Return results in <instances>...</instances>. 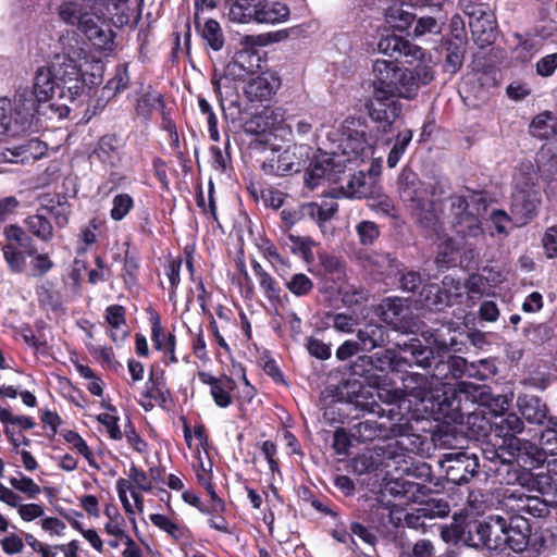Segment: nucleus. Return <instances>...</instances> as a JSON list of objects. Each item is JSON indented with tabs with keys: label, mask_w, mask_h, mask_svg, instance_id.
Segmentation results:
<instances>
[{
	"label": "nucleus",
	"mask_w": 557,
	"mask_h": 557,
	"mask_svg": "<svg viewBox=\"0 0 557 557\" xmlns=\"http://www.w3.org/2000/svg\"><path fill=\"white\" fill-rule=\"evenodd\" d=\"M398 71L399 67L394 61L376 59L372 64L373 94L368 103V112L380 124L383 133L391 131L400 113V106L393 99Z\"/></svg>",
	"instance_id": "obj_1"
},
{
	"label": "nucleus",
	"mask_w": 557,
	"mask_h": 557,
	"mask_svg": "<svg viewBox=\"0 0 557 557\" xmlns=\"http://www.w3.org/2000/svg\"><path fill=\"white\" fill-rule=\"evenodd\" d=\"M485 211L486 203L478 193L467 190L463 195L449 198V223L466 244L474 245L484 240L481 216Z\"/></svg>",
	"instance_id": "obj_2"
},
{
	"label": "nucleus",
	"mask_w": 557,
	"mask_h": 557,
	"mask_svg": "<svg viewBox=\"0 0 557 557\" xmlns=\"http://www.w3.org/2000/svg\"><path fill=\"white\" fill-rule=\"evenodd\" d=\"M399 195L408 202L414 212L419 223L430 230H437L440 218L435 213L434 205L429 201V188L420 182L417 175L408 170H403L398 176Z\"/></svg>",
	"instance_id": "obj_3"
},
{
	"label": "nucleus",
	"mask_w": 557,
	"mask_h": 557,
	"mask_svg": "<svg viewBox=\"0 0 557 557\" xmlns=\"http://www.w3.org/2000/svg\"><path fill=\"white\" fill-rule=\"evenodd\" d=\"M375 139L368 126L357 119H347L341 126L339 148L347 160L368 159L373 156Z\"/></svg>",
	"instance_id": "obj_4"
},
{
	"label": "nucleus",
	"mask_w": 557,
	"mask_h": 557,
	"mask_svg": "<svg viewBox=\"0 0 557 557\" xmlns=\"http://www.w3.org/2000/svg\"><path fill=\"white\" fill-rule=\"evenodd\" d=\"M465 13L475 41L481 46L491 45L496 37V18L492 9L474 0H461Z\"/></svg>",
	"instance_id": "obj_5"
},
{
	"label": "nucleus",
	"mask_w": 557,
	"mask_h": 557,
	"mask_svg": "<svg viewBox=\"0 0 557 557\" xmlns=\"http://www.w3.org/2000/svg\"><path fill=\"white\" fill-rule=\"evenodd\" d=\"M495 527L500 532L502 548L510 547L513 552H523L530 542L531 528L529 521L521 515L510 518L509 523L502 517L495 518Z\"/></svg>",
	"instance_id": "obj_6"
},
{
	"label": "nucleus",
	"mask_w": 557,
	"mask_h": 557,
	"mask_svg": "<svg viewBox=\"0 0 557 557\" xmlns=\"http://www.w3.org/2000/svg\"><path fill=\"white\" fill-rule=\"evenodd\" d=\"M338 205L334 200H323L321 203L307 202L298 208L284 209L281 219L287 226H293L304 219H310L318 223H324L337 212Z\"/></svg>",
	"instance_id": "obj_7"
},
{
	"label": "nucleus",
	"mask_w": 557,
	"mask_h": 557,
	"mask_svg": "<svg viewBox=\"0 0 557 557\" xmlns=\"http://www.w3.org/2000/svg\"><path fill=\"white\" fill-rule=\"evenodd\" d=\"M403 389L386 391L384 394L380 393L379 397L386 403H396L409 395L420 400L421 403L433 398L432 383L433 380L420 373H407L403 376Z\"/></svg>",
	"instance_id": "obj_8"
},
{
	"label": "nucleus",
	"mask_w": 557,
	"mask_h": 557,
	"mask_svg": "<svg viewBox=\"0 0 557 557\" xmlns=\"http://www.w3.org/2000/svg\"><path fill=\"white\" fill-rule=\"evenodd\" d=\"M440 463L447 479L458 485L469 482L479 467L478 458L463 451L444 454Z\"/></svg>",
	"instance_id": "obj_9"
},
{
	"label": "nucleus",
	"mask_w": 557,
	"mask_h": 557,
	"mask_svg": "<svg viewBox=\"0 0 557 557\" xmlns=\"http://www.w3.org/2000/svg\"><path fill=\"white\" fill-rule=\"evenodd\" d=\"M541 203L536 188L517 189L512 194L511 213L518 224H525L537 211Z\"/></svg>",
	"instance_id": "obj_10"
},
{
	"label": "nucleus",
	"mask_w": 557,
	"mask_h": 557,
	"mask_svg": "<svg viewBox=\"0 0 557 557\" xmlns=\"http://www.w3.org/2000/svg\"><path fill=\"white\" fill-rule=\"evenodd\" d=\"M362 267L374 278L384 281L399 274V264L389 253L371 252L361 258Z\"/></svg>",
	"instance_id": "obj_11"
},
{
	"label": "nucleus",
	"mask_w": 557,
	"mask_h": 557,
	"mask_svg": "<svg viewBox=\"0 0 557 557\" xmlns=\"http://www.w3.org/2000/svg\"><path fill=\"white\" fill-rule=\"evenodd\" d=\"M40 103H42V101H39L28 87L20 88L16 91L12 110L15 124L20 126L21 131L25 129V126L30 122Z\"/></svg>",
	"instance_id": "obj_12"
},
{
	"label": "nucleus",
	"mask_w": 557,
	"mask_h": 557,
	"mask_svg": "<svg viewBox=\"0 0 557 557\" xmlns=\"http://www.w3.org/2000/svg\"><path fill=\"white\" fill-rule=\"evenodd\" d=\"M281 81L273 72H262L250 78L245 87V94L251 101L270 99L280 88Z\"/></svg>",
	"instance_id": "obj_13"
},
{
	"label": "nucleus",
	"mask_w": 557,
	"mask_h": 557,
	"mask_svg": "<svg viewBox=\"0 0 557 557\" xmlns=\"http://www.w3.org/2000/svg\"><path fill=\"white\" fill-rule=\"evenodd\" d=\"M58 100L59 103H52L51 107L57 106L61 109L60 116H66L70 111V104H76V100L85 91V81L83 74H78L74 77H70L67 81H63L57 84Z\"/></svg>",
	"instance_id": "obj_14"
},
{
	"label": "nucleus",
	"mask_w": 557,
	"mask_h": 557,
	"mask_svg": "<svg viewBox=\"0 0 557 557\" xmlns=\"http://www.w3.org/2000/svg\"><path fill=\"white\" fill-rule=\"evenodd\" d=\"M301 149L304 147L290 146L281 152H272L271 157L263 162L262 170L265 174L284 175L298 164L300 158L297 152Z\"/></svg>",
	"instance_id": "obj_15"
},
{
	"label": "nucleus",
	"mask_w": 557,
	"mask_h": 557,
	"mask_svg": "<svg viewBox=\"0 0 557 557\" xmlns=\"http://www.w3.org/2000/svg\"><path fill=\"white\" fill-rule=\"evenodd\" d=\"M100 20L101 17L98 13L91 15L87 11H84L77 27L94 45L106 48L112 42V33L110 29H106L99 25Z\"/></svg>",
	"instance_id": "obj_16"
},
{
	"label": "nucleus",
	"mask_w": 557,
	"mask_h": 557,
	"mask_svg": "<svg viewBox=\"0 0 557 557\" xmlns=\"http://www.w3.org/2000/svg\"><path fill=\"white\" fill-rule=\"evenodd\" d=\"M517 407L519 412L530 424H543L548 414L547 405L535 395L525 394L518 396Z\"/></svg>",
	"instance_id": "obj_17"
},
{
	"label": "nucleus",
	"mask_w": 557,
	"mask_h": 557,
	"mask_svg": "<svg viewBox=\"0 0 557 557\" xmlns=\"http://www.w3.org/2000/svg\"><path fill=\"white\" fill-rule=\"evenodd\" d=\"M199 379L202 383L210 385V394L216 406L226 408L232 404L231 392L234 389L235 382L231 377L216 379L209 373L200 372Z\"/></svg>",
	"instance_id": "obj_18"
},
{
	"label": "nucleus",
	"mask_w": 557,
	"mask_h": 557,
	"mask_svg": "<svg viewBox=\"0 0 557 557\" xmlns=\"http://www.w3.org/2000/svg\"><path fill=\"white\" fill-rule=\"evenodd\" d=\"M169 400V389L165 387L162 381L154 380L153 372H151L149 380L146 383V388L143 393L140 405L146 411H150L156 405L160 407H166Z\"/></svg>",
	"instance_id": "obj_19"
},
{
	"label": "nucleus",
	"mask_w": 557,
	"mask_h": 557,
	"mask_svg": "<svg viewBox=\"0 0 557 557\" xmlns=\"http://www.w3.org/2000/svg\"><path fill=\"white\" fill-rule=\"evenodd\" d=\"M46 150V146L38 139H29L20 146L8 148L3 152V158L11 163H25L40 158Z\"/></svg>",
	"instance_id": "obj_20"
},
{
	"label": "nucleus",
	"mask_w": 557,
	"mask_h": 557,
	"mask_svg": "<svg viewBox=\"0 0 557 557\" xmlns=\"http://www.w3.org/2000/svg\"><path fill=\"white\" fill-rule=\"evenodd\" d=\"M108 323V335L115 344H122L128 334L125 320V309L119 305L109 306L104 314Z\"/></svg>",
	"instance_id": "obj_21"
},
{
	"label": "nucleus",
	"mask_w": 557,
	"mask_h": 557,
	"mask_svg": "<svg viewBox=\"0 0 557 557\" xmlns=\"http://www.w3.org/2000/svg\"><path fill=\"white\" fill-rule=\"evenodd\" d=\"M397 347L401 356H407L410 360V363L406 364V367H411L412 364L422 368L430 367L433 359V350L423 345L418 338H411L403 345H397Z\"/></svg>",
	"instance_id": "obj_22"
},
{
	"label": "nucleus",
	"mask_w": 557,
	"mask_h": 557,
	"mask_svg": "<svg viewBox=\"0 0 557 557\" xmlns=\"http://www.w3.org/2000/svg\"><path fill=\"white\" fill-rule=\"evenodd\" d=\"M32 91L39 101L47 102L58 95L57 84L50 66L39 67L36 72Z\"/></svg>",
	"instance_id": "obj_23"
},
{
	"label": "nucleus",
	"mask_w": 557,
	"mask_h": 557,
	"mask_svg": "<svg viewBox=\"0 0 557 557\" xmlns=\"http://www.w3.org/2000/svg\"><path fill=\"white\" fill-rule=\"evenodd\" d=\"M261 0H236L228 10V18L234 23L248 24L257 22Z\"/></svg>",
	"instance_id": "obj_24"
},
{
	"label": "nucleus",
	"mask_w": 557,
	"mask_h": 557,
	"mask_svg": "<svg viewBox=\"0 0 557 557\" xmlns=\"http://www.w3.org/2000/svg\"><path fill=\"white\" fill-rule=\"evenodd\" d=\"M375 367L381 370H391V371H403L406 368V364L410 363V360L407 356H401L400 350L396 351L395 349H386L381 352H376L374 355Z\"/></svg>",
	"instance_id": "obj_25"
},
{
	"label": "nucleus",
	"mask_w": 557,
	"mask_h": 557,
	"mask_svg": "<svg viewBox=\"0 0 557 557\" xmlns=\"http://www.w3.org/2000/svg\"><path fill=\"white\" fill-rule=\"evenodd\" d=\"M393 88V99L395 96L410 99L416 96L419 89V83L412 70L401 69L397 73V78Z\"/></svg>",
	"instance_id": "obj_26"
},
{
	"label": "nucleus",
	"mask_w": 557,
	"mask_h": 557,
	"mask_svg": "<svg viewBox=\"0 0 557 557\" xmlns=\"http://www.w3.org/2000/svg\"><path fill=\"white\" fill-rule=\"evenodd\" d=\"M358 344L363 351H370L385 341V330L381 325L369 323L357 333Z\"/></svg>",
	"instance_id": "obj_27"
},
{
	"label": "nucleus",
	"mask_w": 557,
	"mask_h": 557,
	"mask_svg": "<svg viewBox=\"0 0 557 557\" xmlns=\"http://www.w3.org/2000/svg\"><path fill=\"white\" fill-rule=\"evenodd\" d=\"M289 15V9L280 2L269 3L261 0L258 9L257 23L275 24L285 21Z\"/></svg>",
	"instance_id": "obj_28"
},
{
	"label": "nucleus",
	"mask_w": 557,
	"mask_h": 557,
	"mask_svg": "<svg viewBox=\"0 0 557 557\" xmlns=\"http://www.w3.org/2000/svg\"><path fill=\"white\" fill-rule=\"evenodd\" d=\"M377 49L381 53L387 55H392L394 52L398 51L404 52L406 55L412 54L416 58L423 57L421 48L417 46H410L396 36H387L381 38V40L377 44Z\"/></svg>",
	"instance_id": "obj_29"
},
{
	"label": "nucleus",
	"mask_w": 557,
	"mask_h": 557,
	"mask_svg": "<svg viewBox=\"0 0 557 557\" xmlns=\"http://www.w3.org/2000/svg\"><path fill=\"white\" fill-rule=\"evenodd\" d=\"M371 178L362 172L351 176L345 187H343V195L349 198H366L373 194V186Z\"/></svg>",
	"instance_id": "obj_30"
},
{
	"label": "nucleus",
	"mask_w": 557,
	"mask_h": 557,
	"mask_svg": "<svg viewBox=\"0 0 557 557\" xmlns=\"http://www.w3.org/2000/svg\"><path fill=\"white\" fill-rule=\"evenodd\" d=\"M55 84L67 81L81 74V69L75 63L74 59L67 54L57 55L55 60L50 66Z\"/></svg>",
	"instance_id": "obj_31"
},
{
	"label": "nucleus",
	"mask_w": 557,
	"mask_h": 557,
	"mask_svg": "<svg viewBox=\"0 0 557 557\" xmlns=\"http://www.w3.org/2000/svg\"><path fill=\"white\" fill-rule=\"evenodd\" d=\"M324 178L327 181L336 180V175L329 159L317 161L312 164L305 176V183L310 189H314L320 185V181Z\"/></svg>",
	"instance_id": "obj_32"
},
{
	"label": "nucleus",
	"mask_w": 557,
	"mask_h": 557,
	"mask_svg": "<svg viewBox=\"0 0 557 557\" xmlns=\"http://www.w3.org/2000/svg\"><path fill=\"white\" fill-rule=\"evenodd\" d=\"M475 534L481 545L488 549H502L500 532L495 527V518L491 522H479L475 527Z\"/></svg>",
	"instance_id": "obj_33"
},
{
	"label": "nucleus",
	"mask_w": 557,
	"mask_h": 557,
	"mask_svg": "<svg viewBox=\"0 0 557 557\" xmlns=\"http://www.w3.org/2000/svg\"><path fill=\"white\" fill-rule=\"evenodd\" d=\"M405 307V300L401 298H387L377 306L375 312L382 321L395 325L397 319L403 314Z\"/></svg>",
	"instance_id": "obj_34"
},
{
	"label": "nucleus",
	"mask_w": 557,
	"mask_h": 557,
	"mask_svg": "<svg viewBox=\"0 0 557 557\" xmlns=\"http://www.w3.org/2000/svg\"><path fill=\"white\" fill-rule=\"evenodd\" d=\"M438 240L435 262L440 267H449L454 264L459 255V246L451 237H438Z\"/></svg>",
	"instance_id": "obj_35"
},
{
	"label": "nucleus",
	"mask_w": 557,
	"mask_h": 557,
	"mask_svg": "<svg viewBox=\"0 0 557 557\" xmlns=\"http://www.w3.org/2000/svg\"><path fill=\"white\" fill-rule=\"evenodd\" d=\"M41 209L38 213L28 216L25 220L27 230L36 237L44 242H48L52 238L53 227L47 220Z\"/></svg>",
	"instance_id": "obj_36"
},
{
	"label": "nucleus",
	"mask_w": 557,
	"mask_h": 557,
	"mask_svg": "<svg viewBox=\"0 0 557 557\" xmlns=\"http://www.w3.org/2000/svg\"><path fill=\"white\" fill-rule=\"evenodd\" d=\"M13 490L25 495L28 499H35L41 493L40 486L29 476L17 472L16 475L9 479Z\"/></svg>",
	"instance_id": "obj_37"
},
{
	"label": "nucleus",
	"mask_w": 557,
	"mask_h": 557,
	"mask_svg": "<svg viewBox=\"0 0 557 557\" xmlns=\"http://www.w3.org/2000/svg\"><path fill=\"white\" fill-rule=\"evenodd\" d=\"M494 428L499 436L516 438L515 435L524 430V423L516 413H508L495 422Z\"/></svg>",
	"instance_id": "obj_38"
},
{
	"label": "nucleus",
	"mask_w": 557,
	"mask_h": 557,
	"mask_svg": "<svg viewBox=\"0 0 557 557\" xmlns=\"http://www.w3.org/2000/svg\"><path fill=\"white\" fill-rule=\"evenodd\" d=\"M537 173L531 162L521 163L513 175L515 190L535 188Z\"/></svg>",
	"instance_id": "obj_39"
},
{
	"label": "nucleus",
	"mask_w": 557,
	"mask_h": 557,
	"mask_svg": "<svg viewBox=\"0 0 557 557\" xmlns=\"http://www.w3.org/2000/svg\"><path fill=\"white\" fill-rule=\"evenodd\" d=\"M531 129L534 136L540 138H549L556 134V123L549 112L535 116L531 123Z\"/></svg>",
	"instance_id": "obj_40"
},
{
	"label": "nucleus",
	"mask_w": 557,
	"mask_h": 557,
	"mask_svg": "<svg viewBox=\"0 0 557 557\" xmlns=\"http://www.w3.org/2000/svg\"><path fill=\"white\" fill-rule=\"evenodd\" d=\"M420 484L414 482H406V481H391L387 483L386 488L389 494L399 496L400 498H405V502L400 504H406L407 502H416L414 495L420 491Z\"/></svg>",
	"instance_id": "obj_41"
},
{
	"label": "nucleus",
	"mask_w": 557,
	"mask_h": 557,
	"mask_svg": "<svg viewBox=\"0 0 557 557\" xmlns=\"http://www.w3.org/2000/svg\"><path fill=\"white\" fill-rule=\"evenodd\" d=\"M84 11V8L78 2L67 0L59 5L58 15L64 23L77 27Z\"/></svg>",
	"instance_id": "obj_42"
},
{
	"label": "nucleus",
	"mask_w": 557,
	"mask_h": 557,
	"mask_svg": "<svg viewBox=\"0 0 557 557\" xmlns=\"http://www.w3.org/2000/svg\"><path fill=\"white\" fill-rule=\"evenodd\" d=\"M385 18L391 27L404 30L412 23L413 15L399 5H393L386 10Z\"/></svg>",
	"instance_id": "obj_43"
},
{
	"label": "nucleus",
	"mask_w": 557,
	"mask_h": 557,
	"mask_svg": "<svg viewBox=\"0 0 557 557\" xmlns=\"http://www.w3.org/2000/svg\"><path fill=\"white\" fill-rule=\"evenodd\" d=\"M260 57L251 49L237 51L233 59V65L239 67L244 73H252L260 66Z\"/></svg>",
	"instance_id": "obj_44"
},
{
	"label": "nucleus",
	"mask_w": 557,
	"mask_h": 557,
	"mask_svg": "<svg viewBox=\"0 0 557 557\" xmlns=\"http://www.w3.org/2000/svg\"><path fill=\"white\" fill-rule=\"evenodd\" d=\"M411 139L412 132L409 129L400 132L397 135L396 141L387 157V164L389 168H395L398 164Z\"/></svg>",
	"instance_id": "obj_45"
},
{
	"label": "nucleus",
	"mask_w": 557,
	"mask_h": 557,
	"mask_svg": "<svg viewBox=\"0 0 557 557\" xmlns=\"http://www.w3.org/2000/svg\"><path fill=\"white\" fill-rule=\"evenodd\" d=\"M201 36L213 50L218 51L223 47V35L216 21L208 20L201 28Z\"/></svg>",
	"instance_id": "obj_46"
},
{
	"label": "nucleus",
	"mask_w": 557,
	"mask_h": 557,
	"mask_svg": "<svg viewBox=\"0 0 557 557\" xmlns=\"http://www.w3.org/2000/svg\"><path fill=\"white\" fill-rule=\"evenodd\" d=\"M227 84H231V79L227 77H220L218 79L216 78L212 79V85H213L214 91L219 98L220 106L224 112L225 119L231 117L234 121L236 119L234 113H239V108H238L237 101L234 99L231 100L228 108L225 107V104H224L225 99H224L222 88L226 87Z\"/></svg>",
	"instance_id": "obj_47"
},
{
	"label": "nucleus",
	"mask_w": 557,
	"mask_h": 557,
	"mask_svg": "<svg viewBox=\"0 0 557 557\" xmlns=\"http://www.w3.org/2000/svg\"><path fill=\"white\" fill-rule=\"evenodd\" d=\"M152 342L157 350L163 349L171 350V345L174 342V335L165 334L162 330L160 317L158 314L152 317L151 323Z\"/></svg>",
	"instance_id": "obj_48"
},
{
	"label": "nucleus",
	"mask_w": 557,
	"mask_h": 557,
	"mask_svg": "<svg viewBox=\"0 0 557 557\" xmlns=\"http://www.w3.org/2000/svg\"><path fill=\"white\" fill-rule=\"evenodd\" d=\"M285 286L293 295L301 297L313 289V282L306 274L296 273L285 283Z\"/></svg>",
	"instance_id": "obj_49"
},
{
	"label": "nucleus",
	"mask_w": 557,
	"mask_h": 557,
	"mask_svg": "<svg viewBox=\"0 0 557 557\" xmlns=\"http://www.w3.org/2000/svg\"><path fill=\"white\" fill-rule=\"evenodd\" d=\"M63 437L72 446L73 449L77 450V453L84 456V458L88 461V463L91 467L98 468L94 454L91 453L86 442L79 436L78 433L73 431H66L63 434Z\"/></svg>",
	"instance_id": "obj_50"
},
{
	"label": "nucleus",
	"mask_w": 557,
	"mask_h": 557,
	"mask_svg": "<svg viewBox=\"0 0 557 557\" xmlns=\"http://www.w3.org/2000/svg\"><path fill=\"white\" fill-rule=\"evenodd\" d=\"M252 269L267 297L270 299L278 297V289L273 277L256 261L252 263Z\"/></svg>",
	"instance_id": "obj_51"
},
{
	"label": "nucleus",
	"mask_w": 557,
	"mask_h": 557,
	"mask_svg": "<svg viewBox=\"0 0 557 557\" xmlns=\"http://www.w3.org/2000/svg\"><path fill=\"white\" fill-rule=\"evenodd\" d=\"M419 517H445L449 513V506L442 499H430L422 507L417 508Z\"/></svg>",
	"instance_id": "obj_52"
},
{
	"label": "nucleus",
	"mask_w": 557,
	"mask_h": 557,
	"mask_svg": "<svg viewBox=\"0 0 557 557\" xmlns=\"http://www.w3.org/2000/svg\"><path fill=\"white\" fill-rule=\"evenodd\" d=\"M132 208V197L128 194H119L113 198L110 215L114 221H121Z\"/></svg>",
	"instance_id": "obj_53"
},
{
	"label": "nucleus",
	"mask_w": 557,
	"mask_h": 557,
	"mask_svg": "<svg viewBox=\"0 0 557 557\" xmlns=\"http://www.w3.org/2000/svg\"><path fill=\"white\" fill-rule=\"evenodd\" d=\"M356 232L361 245H372L380 236L379 226L372 221H361L356 226Z\"/></svg>",
	"instance_id": "obj_54"
},
{
	"label": "nucleus",
	"mask_w": 557,
	"mask_h": 557,
	"mask_svg": "<svg viewBox=\"0 0 557 557\" xmlns=\"http://www.w3.org/2000/svg\"><path fill=\"white\" fill-rule=\"evenodd\" d=\"M198 107L202 114L207 115V123H208V132L210 135V138L213 141L220 140V133L218 131V119L210 106V103L205 98L198 99Z\"/></svg>",
	"instance_id": "obj_55"
},
{
	"label": "nucleus",
	"mask_w": 557,
	"mask_h": 557,
	"mask_svg": "<svg viewBox=\"0 0 557 557\" xmlns=\"http://www.w3.org/2000/svg\"><path fill=\"white\" fill-rule=\"evenodd\" d=\"M162 96L157 91H147L137 103V111L144 115L149 114L153 109L161 108Z\"/></svg>",
	"instance_id": "obj_56"
},
{
	"label": "nucleus",
	"mask_w": 557,
	"mask_h": 557,
	"mask_svg": "<svg viewBox=\"0 0 557 557\" xmlns=\"http://www.w3.org/2000/svg\"><path fill=\"white\" fill-rule=\"evenodd\" d=\"M18 517L25 522H32L44 517L45 508L37 503H22L16 508Z\"/></svg>",
	"instance_id": "obj_57"
},
{
	"label": "nucleus",
	"mask_w": 557,
	"mask_h": 557,
	"mask_svg": "<svg viewBox=\"0 0 557 557\" xmlns=\"http://www.w3.org/2000/svg\"><path fill=\"white\" fill-rule=\"evenodd\" d=\"M10 103L7 99H0V134H16L21 131L20 126L12 124V116L7 111Z\"/></svg>",
	"instance_id": "obj_58"
},
{
	"label": "nucleus",
	"mask_w": 557,
	"mask_h": 557,
	"mask_svg": "<svg viewBox=\"0 0 557 557\" xmlns=\"http://www.w3.org/2000/svg\"><path fill=\"white\" fill-rule=\"evenodd\" d=\"M150 521L152 522V524L163 530L172 537L178 539L181 536V529L178 528V525L174 523L171 519H169L166 516L153 513L150 516Z\"/></svg>",
	"instance_id": "obj_59"
},
{
	"label": "nucleus",
	"mask_w": 557,
	"mask_h": 557,
	"mask_svg": "<svg viewBox=\"0 0 557 557\" xmlns=\"http://www.w3.org/2000/svg\"><path fill=\"white\" fill-rule=\"evenodd\" d=\"M511 446L516 445L518 450H522L524 454L531 456L534 460L539 462H543L545 460L544 451L542 450V446L537 447L535 444L522 441L519 438H511Z\"/></svg>",
	"instance_id": "obj_60"
},
{
	"label": "nucleus",
	"mask_w": 557,
	"mask_h": 557,
	"mask_svg": "<svg viewBox=\"0 0 557 557\" xmlns=\"http://www.w3.org/2000/svg\"><path fill=\"white\" fill-rule=\"evenodd\" d=\"M518 511L529 513L533 517H541L545 510V506L536 497L524 496L520 498Z\"/></svg>",
	"instance_id": "obj_61"
},
{
	"label": "nucleus",
	"mask_w": 557,
	"mask_h": 557,
	"mask_svg": "<svg viewBox=\"0 0 557 557\" xmlns=\"http://www.w3.org/2000/svg\"><path fill=\"white\" fill-rule=\"evenodd\" d=\"M543 247L548 258L557 256V225L550 226L546 230L543 236Z\"/></svg>",
	"instance_id": "obj_62"
},
{
	"label": "nucleus",
	"mask_w": 557,
	"mask_h": 557,
	"mask_svg": "<svg viewBox=\"0 0 557 557\" xmlns=\"http://www.w3.org/2000/svg\"><path fill=\"white\" fill-rule=\"evenodd\" d=\"M557 69V53H550L541 58L536 63V72L543 77L550 76Z\"/></svg>",
	"instance_id": "obj_63"
},
{
	"label": "nucleus",
	"mask_w": 557,
	"mask_h": 557,
	"mask_svg": "<svg viewBox=\"0 0 557 557\" xmlns=\"http://www.w3.org/2000/svg\"><path fill=\"white\" fill-rule=\"evenodd\" d=\"M434 547L429 540H419L410 553H403L400 557H433Z\"/></svg>",
	"instance_id": "obj_64"
}]
</instances>
